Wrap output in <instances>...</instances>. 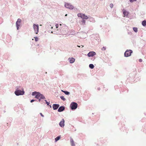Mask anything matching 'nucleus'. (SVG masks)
Masks as SVG:
<instances>
[{
    "instance_id": "f257e3e1",
    "label": "nucleus",
    "mask_w": 146,
    "mask_h": 146,
    "mask_svg": "<svg viewBox=\"0 0 146 146\" xmlns=\"http://www.w3.org/2000/svg\"><path fill=\"white\" fill-rule=\"evenodd\" d=\"M77 16L78 17H80L83 19H88L89 17L86 16L85 14L82 13H79L78 14Z\"/></svg>"
},
{
    "instance_id": "f03ea898",
    "label": "nucleus",
    "mask_w": 146,
    "mask_h": 146,
    "mask_svg": "<svg viewBox=\"0 0 146 146\" xmlns=\"http://www.w3.org/2000/svg\"><path fill=\"white\" fill-rule=\"evenodd\" d=\"M77 104L76 103L74 102H72L70 106V107L72 110H74L76 109L77 108Z\"/></svg>"
},
{
    "instance_id": "7ed1b4c3",
    "label": "nucleus",
    "mask_w": 146,
    "mask_h": 146,
    "mask_svg": "<svg viewBox=\"0 0 146 146\" xmlns=\"http://www.w3.org/2000/svg\"><path fill=\"white\" fill-rule=\"evenodd\" d=\"M64 6L66 8L70 9L72 10L74 8V6L72 5L71 3H65L64 5Z\"/></svg>"
},
{
    "instance_id": "20e7f679",
    "label": "nucleus",
    "mask_w": 146,
    "mask_h": 146,
    "mask_svg": "<svg viewBox=\"0 0 146 146\" xmlns=\"http://www.w3.org/2000/svg\"><path fill=\"white\" fill-rule=\"evenodd\" d=\"M25 92L23 90L21 91L20 90H16L15 92V93L17 96H19L20 95H23L24 94Z\"/></svg>"
},
{
    "instance_id": "39448f33",
    "label": "nucleus",
    "mask_w": 146,
    "mask_h": 146,
    "mask_svg": "<svg viewBox=\"0 0 146 146\" xmlns=\"http://www.w3.org/2000/svg\"><path fill=\"white\" fill-rule=\"evenodd\" d=\"M35 98L37 99H45V98L43 94H40V93L38 92L35 97Z\"/></svg>"
},
{
    "instance_id": "423d86ee",
    "label": "nucleus",
    "mask_w": 146,
    "mask_h": 146,
    "mask_svg": "<svg viewBox=\"0 0 146 146\" xmlns=\"http://www.w3.org/2000/svg\"><path fill=\"white\" fill-rule=\"evenodd\" d=\"M34 30L35 31V33L37 34L38 32L39 27L38 25L34 24L33 26Z\"/></svg>"
},
{
    "instance_id": "0eeeda50",
    "label": "nucleus",
    "mask_w": 146,
    "mask_h": 146,
    "mask_svg": "<svg viewBox=\"0 0 146 146\" xmlns=\"http://www.w3.org/2000/svg\"><path fill=\"white\" fill-rule=\"evenodd\" d=\"M132 52V51L130 50H127L124 53V56L127 57L131 55V54Z\"/></svg>"
},
{
    "instance_id": "6e6552de",
    "label": "nucleus",
    "mask_w": 146,
    "mask_h": 146,
    "mask_svg": "<svg viewBox=\"0 0 146 146\" xmlns=\"http://www.w3.org/2000/svg\"><path fill=\"white\" fill-rule=\"evenodd\" d=\"M21 20L20 19H18L16 23V26L17 28V30L19 29V27L20 26L21 23Z\"/></svg>"
},
{
    "instance_id": "1a4fd4ad",
    "label": "nucleus",
    "mask_w": 146,
    "mask_h": 146,
    "mask_svg": "<svg viewBox=\"0 0 146 146\" xmlns=\"http://www.w3.org/2000/svg\"><path fill=\"white\" fill-rule=\"evenodd\" d=\"M96 55V54L95 52L92 51L88 53L87 55L88 57H92Z\"/></svg>"
},
{
    "instance_id": "9d476101",
    "label": "nucleus",
    "mask_w": 146,
    "mask_h": 146,
    "mask_svg": "<svg viewBox=\"0 0 146 146\" xmlns=\"http://www.w3.org/2000/svg\"><path fill=\"white\" fill-rule=\"evenodd\" d=\"M59 125L62 127H63L64 126V119H62L59 123Z\"/></svg>"
},
{
    "instance_id": "9b49d317",
    "label": "nucleus",
    "mask_w": 146,
    "mask_h": 146,
    "mask_svg": "<svg viewBox=\"0 0 146 146\" xmlns=\"http://www.w3.org/2000/svg\"><path fill=\"white\" fill-rule=\"evenodd\" d=\"M46 29H48V30L50 29H52L53 28V27H51V25L49 22H47V23L46 26Z\"/></svg>"
},
{
    "instance_id": "f8f14e48",
    "label": "nucleus",
    "mask_w": 146,
    "mask_h": 146,
    "mask_svg": "<svg viewBox=\"0 0 146 146\" xmlns=\"http://www.w3.org/2000/svg\"><path fill=\"white\" fill-rule=\"evenodd\" d=\"M59 107V105L58 104H54L52 105V108L54 110H57Z\"/></svg>"
},
{
    "instance_id": "ddd939ff",
    "label": "nucleus",
    "mask_w": 146,
    "mask_h": 146,
    "mask_svg": "<svg viewBox=\"0 0 146 146\" xmlns=\"http://www.w3.org/2000/svg\"><path fill=\"white\" fill-rule=\"evenodd\" d=\"M88 19H89V21L90 22L92 23H95V21L93 18L90 16H88Z\"/></svg>"
},
{
    "instance_id": "4468645a",
    "label": "nucleus",
    "mask_w": 146,
    "mask_h": 146,
    "mask_svg": "<svg viewBox=\"0 0 146 146\" xmlns=\"http://www.w3.org/2000/svg\"><path fill=\"white\" fill-rule=\"evenodd\" d=\"M65 109V107L63 106H60L58 110V111L60 112L63 111Z\"/></svg>"
},
{
    "instance_id": "2eb2a0df",
    "label": "nucleus",
    "mask_w": 146,
    "mask_h": 146,
    "mask_svg": "<svg viewBox=\"0 0 146 146\" xmlns=\"http://www.w3.org/2000/svg\"><path fill=\"white\" fill-rule=\"evenodd\" d=\"M68 60H69L70 62L71 63H74L75 60V59L73 58H69L68 59Z\"/></svg>"
},
{
    "instance_id": "dca6fc26",
    "label": "nucleus",
    "mask_w": 146,
    "mask_h": 146,
    "mask_svg": "<svg viewBox=\"0 0 146 146\" xmlns=\"http://www.w3.org/2000/svg\"><path fill=\"white\" fill-rule=\"evenodd\" d=\"M70 142L72 146H75L74 141L72 139H70Z\"/></svg>"
},
{
    "instance_id": "f3484780",
    "label": "nucleus",
    "mask_w": 146,
    "mask_h": 146,
    "mask_svg": "<svg viewBox=\"0 0 146 146\" xmlns=\"http://www.w3.org/2000/svg\"><path fill=\"white\" fill-rule=\"evenodd\" d=\"M60 136H58L57 137H56L55 139V142H57L58 140H59L60 139Z\"/></svg>"
},
{
    "instance_id": "a211bd4d",
    "label": "nucleus",
    "mask_w": 146,
    "mask_h": 146,
    "mask_svg": "<svg viewBox=\"0 0 146 146\" xmlns=\"http://www.w3.org/2000/svg\"><path fill=\"white\" fill-rule=\"evenodd\" d=\"M123 15H125L127 16L128 14V12L126 11H124L123 12Z\"/></svg>"
},
{
    "instance_id": "6ab92c4d",
    "label": "nucleus",
    "mask_w": 146,
    "mask_h": 146,
    "mask_svg": "<svg viewBox=\"0 0 146 146\" xmlns=\"http://www.w3.org/2000/svg\"><path fill=\"white\" fill-rule=\"evenodd\" d=\"M142 25L143 26H145L146 25V21H144L142 22Z\"/></svg>"
},
{
    "instance_id": "aec40b11",
    "label": "nucleus",
    "mask_w": 146,
    "mask_h": 146,
    "mask_svg": "<svg viewBox=\"0 0 146 146\" xmlns=\"http://www.w3.org/2000/svg\"><path fill=\"white\" fill-rule=\"evenodd\" d=\"M133 29L134 31L135 32L137 33L138 31L137 28V27H133Z\"/></svg>"
},
{
    "instance_id": "412c9836",
    "label": "nucleus",
    "mask_w": 146,
    "mask_h": 146,
    "mask_svg": "<svg viewBox=\"0 0 146 146\" xmlns=\"http://www.w3.org/2000/svg\"><path fill=\"white\" fill-rule=\"evenodd\" d=\"M89 67L91 69H93L94 68V66L93 64H90L89 65Z\"/></svg>"
},
{
    "instance_id": "4be33fe9",
    "label": "nucleus",
    "mask_w": 146,
    "mask_h": 146,
    "mask_svg": "<svg viewBox=\"0 0 146 146\" xmlns=\"http://www.w3.org/2000/svg\"><path fill=\"white\" fill-rule=\"evenodd\" d=\"M38 92H32V96H36V95L37 94V93H38Z\"/></svg>"
},
{
    "instance_id": "5701e85b",
    "label": "nucleus",
    "mask_w": 146,
    "mask_h": 146,
    "mask_svg": "<svg viewBox=\"0 0 146 146\" xmlns=\"http://www.w3.org/2000/svg\"><path fill=\"white\" fill-rule=\"evenodd\" d=\"M82 23L84 25H85L86 21L84 19H82L81 21Z\"/></svg>"
},
{
    "instance_id": "b1692460",
    "label": "nucleus",
    "mask_w": 146,
    "mask_h": 146,
    "mask_svg": "<svg viewBox=\"0 0 146 146\" xmlns=\"http://www.w3.org/2000/svg\"><path fill=\"white\" fill-rule=\"evenodd\" d=\"M64 92V94L66 95H69L70 94V93L69 92H68L67 91H65Z\"/></svg>"
},
{
    "instance_id": "393cba45",
    "label": "nucleus",
    "mask_w": 146,
    "mask_h": 146,
    "mask_svg": "<svg viewBox=\"0 0 146 146\" xmlns=\"http://www.w3.org/2000/svg\"><path fill=\"white\" fill-rule=\"evenodd\" d=\"M60 98L64 101H65L66 99L63 96H61L60 97Z\"/></svg>"
},
{
    "instance_id": "a878e982",
    "label": "nucleus",
    "mask_w": 146,
    "mask_h": 146,
    "mask_svg": "<svg viewBox=\"0 0 146 146\" xmlns=\"http://www.w3.org/2000/svg\"><path fill=\"white\" fill-rule=\"evenodd\" d=\"M44 101L47 104V105L49 106V104H50V103L47 102L46 100H45Z\"/></svg>"
},
{
    "instance_id": "bb28decb",
    "label": "nucleus",
    "mask_w": 146,
    "mask_h": 146,
    "mask_svg": "<svg viewBox=\"0 0 146 146\" xmlns=\"http://www.w3.org/2000/svg\"><path fill=\"white\" fill-rule=\"evenodd\" d=\"M35 38V41L36 42L38 41V38L37 37H34Z\"/></svg>"
},
{
    "instance_id": "cd10ccee",
    "label": "nucleus",
    "mask_w": 146,
    "mask_h": 146,
    "mask_svg": "<svg viewBox=\"0 0 146 146\" xmlns=\"http://www.w3.org/2000/svg\"><path fill=\"white\" fill-rule=\"evenodd\" d=\"M113 6V4L112 3H111L110 5V7L111 8H112Z\"/></svg>"
},
{
    "instance_id": "c85d7f7f",
    "label": "nucleus",
    "mask_w": 146,
    "mask_h": 146,
    "mask_svg": "<svg viewBox=\"0 0 146 146\" xmlns=\"http://www.w3.org/2000/svg\"><path fill=\"white\" fill-rule=\"evenodd\" d=\"M137 0H129V1L131 2H133L134 1H136Z\"/></svg>"
},
{
    "instance_id": "c756f323",
    "label": "nucleus",
    "mask_w": 146,
    "mask_h": 146,
    "mask_svg": "<svg viewBox=\"0 0 146 146\" xmlns=\"http://www.w3.org/2000/svg\"><path fill=\"white\" fill-rule=\"evenodd\" d=\"M55 26H56V28H57L58 27V26H59L58 24H56L55 25Z\"/></svg>"
},
{
    "instance_id": "7c9ffc66",
    "label": "nucleus",
    "mask_w": 146,
    "mask_h": 146,
    "mask_svg": "<svg viewBox=\"0 0 146 146\" xmlns=\"http://www.w3.org/2000/svg\"><path fill=\"white\" fill-rule=\"evenodd\" d=\"M106 48L105 47H103L102 48V50H106Z\"/></svg>"
},
{
    "instance_id": "2f4dec72",
    "label": "nucleus",
    "mask_w": 146,
    "mask_h": 146,
    "mask_svg": "<svg viewBox=\"0 0 146 146\" xmlns=\"http://www.w3.org/2000/svg\"><path fill=\"white\" fill-rule=\"evenodd\" d=\"M40 114L41 116H42L43 117H44V115L42 114V113H40Z\"/></svg>"
},
{
    "instance_id": "473e14b6",
    "label": "nucleus",
    "mask_w": 146,
    "mask_h": 146,
    "mask_svg": "<svg viewBox=\"0 0 146 146\" xmlns=\"http://www.w3.org/2000/svg\"><path fill=\"white\" fill-rule=\"evenodd\" d=\"M139 61L140 62H141L142 61V60L141 59H140L139 60Z\"/></svg>"
},
{
    "instance_id": "72a5a7b5",
    "label": "nucleus",
    "mask_w": 146,
    "mask_h": 146,
    "mask_svg": "<svg viewBox=\"0 0 146 146\" xmlns=\"http://www.w3.org/2000/svg\"><path fill=\"white\" fill-rule=\"evenodd\" d=\"M35 101V100H31V103H32L33 102H34V101Z\"/></svg>"
},
{
    "instance_id": "f704fd0d",
    "label": "nucleus",
    "mask_w": 146,
    "mask_h": 146,
    "mask_svg": "<svg viewBox=\"0 0 146 146\" xmlns=\"http://www.w3.org/2000/svg\"><path fill=\"white\" fill-rule=\"evenodd\" d=\"M98 90H100V88H98Z\"/></svg>"
},
{
    "instance_id": "c9c22d12",
    "label": "nucleus",
    "mask_w": 146,
    "mask_h": 146,
    "mask_svg": "<svg viewBox=\"0 0 146 146\" xmlns=\"http://www.w3.org/2000/svg\"><path fill=\"white\" fill-rule=\"evenodd\" d=\"M61 91H62V92H64L65 91H63V90H62Z\"/></svg>"
},
{
    "instance_id": "e433bc0d",
    "label": "nucleus",
    "mask_w": 146,
    "mask_h": 146,
    "mask_svg": "<svg viewBox=\"0 0 146 146\" xmlns=\"http://www.w3.org/2000/svg\"><path fill=\"white\" fill-rule=\"evenodd\" d=\"M50 31H51L50 30H48V31L49 32H50Z\"/></svg>"
},
{
    "instance_id": "4c0bfd02",
    "label": "nucleus",
    "mask_w": 146,
    "mask_h": 146,
    "mask_svg": "<svg viewBox=\"0 0 146 146\" xmlns=\"http://www.w3.org/2000/svg\"><path fill=\"white\" fill-rule=\"evenodd\" d=\"M40 100H41L40 99H39L38 100V101H39V102H40Z\"/></svg>"
},
{
    "instance_id": "58836bf2",
    "label": "nucleus",
    "mask_w": 146,
    "mask_h": 146,
    "mask_svg": "<svg viewBox=\"0 0 146 146\" xmlns=\"http://www.w3.org/2000/svg\"><path fill=\"white\" fill-rule=\"evenodd\" d=\"M77 46L79 47H80V46H78V45H77Z\"/></svg>"
},
{
    "instance_id": "ea45409f",
    "label": "nucleus",
    "mask_w": 146,
    "mask_h": 146,
    "mask_svg": "<svg viewBox=\"0 0 146 146\" xmlns=\"http://www.w3.org/2000/svg\"><path fill=\"white\" fill-rule=\"evenodd\" d=\"M56 34L59 33V32H56Z\"/></svg>"
},
{
    "instance_id": "a19ab883",
    "label": "nucleus",
    "mask_w": 146,
    "mask_h": 146,
    "mask_svg": "<svg viewBox=\"0 0 146 146\" xmlns=\"http://www.w3.org/2000/svg\"><path fill=\"white\" fill-rule=\"evenodd\" d=\"M51 33H53V32L52 31H51Z\"/></svg>"
},
{
    "instance_id": "79ce46f5",
    "label": "nucleus",
    "mask_w": 146,
    "mask_h": 146,
    "mask_svg": "<svg viewBox=\"0 0 146 146\" xmlns=\"http://www.w3.org/2000/svg\"><path fill=\"white\" fill-rule=\"evenodd\" d=\"M81 46H82V48L84 47V46H83L81 45Z\"/></svg>"
},
{
    "instance_id": "37998d69",
    "label": "nucleus",
    "mask_w": 146,
    "mask_h": 146,
    "mask_svg": "<svg viewBox=\"0 0 146 146\" xmlns=\"http://www.w3.org/2000/svg\"><path fill=\"white\" fill-rule=\"evenodd\" d=\"M50 108H51V105H50Z\"/></svg>"
},
{
    "instance_id": "c03bdc74",
    "label": "nucleus",
    "mask_w": 146,
    "mask_h": 146,
    "mask_svg": "<svg viewBox=\"0 0 146 146\" xmlns=\"http://www.w3.org/2000/svg\"><path fill=\"white\" fill-rule=\"evenodd\" d=\"M67 14H66V15H65V16H67Z\"/></svg>"
}]
</instances>
